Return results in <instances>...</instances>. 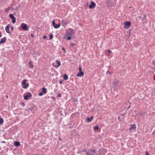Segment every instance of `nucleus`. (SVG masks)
Instances as JSON below:
<instances>
[{"label": "nucleus", "mask_w": 155, "mask_h": 155, "mask_svg": "<svg viewBox=\"0 0 155 155\" xmlns=\"http://www.w3.org/2000/svg\"><path fill=\"white\" fill-rule=\"evenodd\" d=\"M76 31L73 30L71 28L68 29L66 32V35L65 36V38H67L66 39L70 40L71 39V37L74 35Z\"/></svg>", "instance_id": "nucleus-1"}, {"label": "nucleus", "mask_w": 155, "mask_h": 155, "mask_svg": "<svg viewBox=\"0 0 155 155\" xmlns=\"http://www.w3.org/2000/svg\"><path fill=\"white\" fill-rule=\"evenodd\" d=\"M27 81V80L24 79L22 81L21 83L22 87L24 89H26L29 86V84L26 82Z\"/></svg>", "instance_id": "nucleus-2"}, {"label": "nucleus", "mask_w": 155, "mask_h": 155, "mask_svg": "<svg viewBox=\"0 0 155 155\" xmlns=\"http://www.w3.org/2000/svg\"><path fill=\"white\" fill-rule=\"evenodd\" d=\"M85 152L87 155H95L96 151L91 149L88 152Z\"/></svg>", "instance_id": "nucleus-3"}, {"label": "nucleus", "mask_w": 155, "mask_h": 155, "mask_svg": "<svg viewBox=\"0 0 155 155\" xmlns=\"http://www.w3.org/2000/svg\"><path fill=\"white\" fill-rule=\"evenodd\" d=\"M22 28L25 31H27L28 30V27L26 24L24 23H22L21 25Z\"/></svg>", "instance_id": "nucleus-4"}, {"label": "nucleus", "mask_w": 155, "mask_h": 155, "mask_svg": "<svg viewBox=\"0 0 155 155\" xmlns=\"http://www.w3.org/2000/svg\"><path fill=\"white\" fill-rule=\"evenodd\" d=\"M130 127L129 129V130L130 133L132 130H135L136 128V126L135 124H130Z\"/></svg>", "instance_id": "nucleus-5"}, {"label": "nucleus", "mask_w": 155, "mask_h": 155, "mask_svg": "<svg viewBox=\"0 0 155 155\" xmlns=\"http://www.w3.org/2000/svg\"><path fill=\"white\" fill-rule=\"evenodd\" d=\"M52 25L54 27V28H58L60 27L61 25L60 24H58L57 25H56L55 23V22L54 21H53L52 22Z\"/></svg>", "instance_id": "nucleus-6"}, {"label": "nucleus", "mask_w": 155, "mask_h": 155, "mask_svg": "<svg viewBox=\"0 0 155 155\" xmlns=\"http://www.w3.org/2000/svg\"><path fill=\"white\" fill-rule=\"evenodd\" d=\"M31 94L30 93H28L26 95L24 96V99L25 100H27L28 99V97H31Z\"/></svg>", "instance_id": "nucleus-7"}, {"label": "nucleus", "mask_w": 155, "mask_h": 155, "mask_svg": "<svg viewBox=\"0 0 155 155\" xmlns=\"http://www.w3.org/2000/svg\"><path fill=\"white\" fill-rule=\"evenodd\" d=\"M96 4L93 2H91V4L90 5L89 7L90 8L92 9L93 8L95 7Z\"/></svg>", "instance_id": "nucleus-8"}, {"label": "nucleus", "mask_w": 155, "mask_h": 155, "mask_svg": "<svg viewBox=\"0 0 155 155\" xmlns=\"http://www.w3.org/2000/svg\"><path fill=\"white\" fill-rule=\"evenodd\" d=\"M124 24L125 25V26H124V28H126L127 27H130L131 26V24L130 22L129 21H126L124 23Z\"/></svg>", "instance_id": "nucleus-9"}, {"label": "nucleus", "mask_w": 155, "mask_h": 155, "mask_svg": "<svg viewBox=\"0 0 155 155\" xmlns=\"http://www.w3.org/2000/svg\"><path fill=\"white\" fill-rule=\"evenodd\" d=\"M55 61L56 63L58 64V65H55V67L56 68H58L61 65V63L60 61L59 60H56Z\"/></svg>", "instance_id": "nucleus-10"}, {"label": "nucleus", "mask_w": 155, "mask_h": 155, "mask_svg": "<svg viewBox=\"0 0 155 155\" xmlns=\"http://www.w3.org/2000/svg\"><path fill=\"white\" fill-rule=\"evenodd\" d=\"M11 26V25H8V26H6L5 29L6 30V32L8 33H10V31H9V27H10Z\"/></svg>", "instance_id": "nucleus-11"}, {"label": "nucleus", "mask_w": 155, "mask_h": 155, "mask_svg": "<svg viewBox=\"0 0 155 155\" xmlns=\"http://www.w3.org/2000/svg\"><path fill=\"white\" fill-rule=\"evenodd\" d=\"M6 40V38L5 37L1 39L0 41V44H2L5 42Z\"/></svg>", "instance_id": "nucleus-12"}, {"label": "nucleus", "mask_w": 155, "mask_h": 155, "mask_svg": "<svg viewBox=\"0 0 155 155\" xmlns=\"http://www.w3.org/2000/svg\"><path fill=\"white\" fill-rule=\"evenodd\" d=\"M61 21L62 22V25L63 26H65L67 25L68 23L66 21L64 20H62Z\"/></svg>", "instance_id": "nucleus-13"}, {"label": "nucleus", "mask_w": 155, "mask_h": 155, "mask_svg": "<svg viewBox=\"0 0 155 155\" xmlns=\"http://www.w3.org/2000/svg\"><path fill=\"white\" fill-rule=\"evenodd\" d=\"M84 75V72H80L77 74V76L78 77H81V76H83Z\"/></svg>", "instance_id": "nucleus-14"}, {"label": "nucleus", "mask_w": 155, "mask_h": 155, "mask_svg": "<svg viewBox=\"0 0 155 155\" xmlns=\"http://www.w3.org/2000/svg\"><path fill=\"white\" fill-rule=\"evenodd\" d=\"M14 145L16 147L19 146L20 144V143L18 141H15L14 143Z\"/></svg>", "instance_id": "nucleus-15"}, {"label": "nucleus", "mask_w": 155, "mask_h": 155, "mask_svg": "<svg viewBox=\"0 0 155 155\" xmlns=\"http://www.w3.org/2000/svg\"><path fill=\"white\" fill-rule=\"evenodd\" d=\"M119 83V81L117 80H115L113 83V85L115 86H116Z\"/></svg>", "instance_id": "nucleus-16"}, {"label": "nucleus", "mask_w": 155, "mask_h": 155, "mask_svg": "<svg viewBox=\"0 0 155 155\" xmlns=\"http://www.w3.org/2000/svg\"><path fill=\"white\" fill-rule=\"evenodd\" d=\"M93 116H91L90 118H88L87 119V122H91V120H93Z\"/></svg>", "instance_id": "nucleus-17"}, {"label": "nucleus", "mask_w": 155, "mask_h": 155, "mask_svg": "<svg viewBox=\"0 0 155 155\" xmlns=\"http://www.w3.org/2000/svg\"><path fill=\"white\" fill-rule=\"evenodd\" d=\"M42 92L43 94H45L47 93V89L46 88L43 87L42 89Z\"/></svg>", "instance_id": "nucleus-18"}, {"label": "nucleus", "mask_w": 155, "mask_h": 155, "mask_svg": "<svg viewBox=\"0 0 155 155\" xmlns=\"http://www.w3.org/2000/svg\"><path fill=\"white\" fill-rule=\"evenodd\" d=\"M64 79L65 80H67L68 79V77L67 74H65L64 75Z\"/></svg>", "instance_id": "nucleus-19"}, {"label": "nucleus", "mask_w": 155, "mask_h": 155, "mask_svg": "<svg viewBox=\"0 0 155 155\" xmlns=\"http://www.w3.org/2000/svg\"><path fill=\"white\" fill-rule=\"evenodd\" d=\"M9 16L12 19H13V18H15V17L12 14H9Z\"/></svg>", "instance_id": "nucleus-20"}, {"label": "nucleus", "mask_w": 155, "mask_h": 155, "mask_svg": "<svg viewBox=\"0 0 155 155\" xmlns=\"http://www.w3.org/2000/svg\"><path fill=\"white\" fill-rule=\"evenodd\" d=\"M99 129V127L97 126H95L94 128V130H98Z\"/></svg>", "instance_id": "nucleus-21"}, {"label": "nucleus", "mask_w": 155, "mask_h": 155, "mask_svg": "<svg viewBox=\"0 0 155 155\" xmlns=\"http://www.w3.org/2000/svg\"><path fill=\"white\" fill-rule=\"evenodd\" d=\"M12 19V23L13 24L15 23L16 22V20L15 19V18Z\"/></svg>", "instance_id": "nucleus-22"}, {"label": "nucleus", "mask_w": 155, "mask_h": 155, "mask_svg": "<svg viewBox=\"0 0 155 155\" xmlns=\"http://www.w3.org/2000/svg\"><path fill=\"white\" fill-rule=\"evenodd\" d=\"M3 120L2 118H0V124H2L3 123Z\"/></svg>", "instance_id": "nucleus-23"}, {"label": "nucleus", "mask_w": 155, "mask_h": 155, "mask_svg": "<svg viewBox=\"0 0 155 155\" xmlns=\"http://www.w3.org/2000/svg\"><path fill=\"white\" fill-rule=\"evenodd\" d=\"M29 67L30 68H34V65L32 64L29 65Z\"/></svg>", "instance_id": "nucleus-24"}, {"label": "nucleus", "mask_w": 155, "mask_h": 155, "mask_svg": "<svg viewBox=\"0 0 155 155\" xmlns=\"http://www.w3.org/2000/svg\"><path fill=\"white\" fill-rule=\"evenodd\" d=\"M53 38V35H51L50 36L49 39H51Z\"/></svg>", "instance_id": "nucleus-25"}, {"label": "nucleus", "mask_w": 155, "mask_h": 155, "mask_svg": "<svg viewBox=\"0 0 155 155\" xmlns=\"http://www.w3.org/2000/svg\"><path fill=\"white\" fill-rule=\"evenodd\" d=\"M79 70L80 72H82V68L80 66L79 67Z\"/></svg>", "instance_id": "nucleus-26"}, {"label": "nucleus", "mask_w": 155, "mask_h": 155, "mask_svg": "<svg viewBox=\"0 0 155 155\" xmlns=\"http://www.w3.org/2000/svg\"><path fill=\"white\" fill-rule=\"evenodd\" d=\"M43 92H41V93H40L38 95H39V96H42V95H43Z\"/></svg>", "instance_id": "nucleus-27"}, {"label": "nucleus", "mask_w": 155, "mask_h": 155, "mask_svg": "<svg viewBox=\"0 0 155 155\" xmlns=\"http://www.w3.org/2000/svg\"><path fill=\"white\" fill-rule=\"evenodd\" d=\"M62 49L64 51V53H66V50L65 49V48H62Z\"/></svg>", "instance_id": "nucleus-28"}, {"label": "nucleus", "mask_w": 155, "mask_h": 155, "mask_svg": "<svg viewBox=\"0 0 155 155\" xmlns=\"http://www.w3.org/2000/svg\"><path fill=\"white\" fill-rule=\"evenodd\" d=\"M47 37V36H46V35H44V36L43 37V38L44 39H46V38Z\"/></svg>", "instance_id": "nucleus-29"}, {"label": "nucleus", "mask_w": 155, "mask_h": 155, "mask_svg": "<svg viewBox=\"0 0 155 155\" xmlns=\"http://www.w3.org/2000/svg\"><path fill=\"white\" fill-rule=\"evenodd\" d=\"M59 83L60 84H61L62 83V80H60L59 81Z\"/></svg>", "instance_id": "nucleus-30"}, {"label": "nucleus", "mask_w": 155, "mask_h": 155, "mask_svg": "<svg viewBox=\"0 0 155 155\" xmlns=\"http://www.w3.org/2000/svg\"><path fill=\"white\" fill-rule=\"evenodd\" d=\"M75 45V44H74V43H71L70 44V46H74V45Z\"/></svg>", "instance_id": "nucleus-31"}, {"label": "nucleus", "mask_w": 155, "mask_h": 155, "mask_svg": "<svg viewBox=\"0 0 155 155\" xmlns=\"http://www.w3.org/2000/svg\"><path fill=\"white\" fill-rule=\"evenodd\" d=\"M9 10V8H6L5 10V11L6 12H7L8 11V10Z\"/></svg>", "instance_id": "nucleus-32"}, {"label": "nucleus", "mask_w": 155, "mask_h": 155, "mask_svg": "<svg viewBox=\"0 0 155 155\" xmlns=\"http://www.w3.org/2000/svg\"><path fill=\"white\" fill-rule=\"evenodd\" d=\"M107 74H109L110 75H111L112 73L111 72H110L109 71H107Z\"/></svg>", "instance_id": "nucleus-33"}, {"label": "nucleus", "mask_w": 155, "mask_h": 155, "mask_svg": "<svg viewBox=\"0 0 155 155\" xmlns=\"http://www.w3.org/2000/svg\"><path fill=\"white\" fill-rule=\"evenodd\" d=\"M107 52L109 53H111L112 52L110 50H107Z\"/></svg>", "instance_id": "nucleus-34"}, {"label": "nucleus", "mask_w": 155, "mask_h": 155, "mask_svg": "<svg viewBox=\"0 0 155 155\" xmlns=\"http://www.w3.org/2000/svg\"><path fill=\"white\" fill-rule=\"evenodd\" d=\"M58 97H61V94H58L57 95Z\"/></svg>", "instance_id": "nucleus-35"}, {"label": "nucleus", "mask_w": 155, "mask_h": 155, "mask_svg": "<svg viewBox=\"0 0 155 155\" xmlns=\"http://www.w3.org/2000/svg\"><path fill=\"white\" fill-rule=\"evenodd\" d=\"M31 63H32V62L31 61H30L29 62V65H30L31 64H32Z\"/></svg>", "instance_id": "nucleus-36"}, {"label": "nucleus", "mask_w": 155, "mask_h": 155, "mask_svg": "<svg viewBox=\"0 0 155 155\" xmlns=\"http://www.w3.org/2000/svg\"><path fill=\"white\" fill-rule=\"evenodd\" d=\"M120 117H118V120H120V121H121V120H120Z\"/></svg>", "instance_id": "nucleus-37"}, {"label": "nucleus", "mask_w": 155, "mask_h": 155, "mask_svg": "<svg viewBox=\"0 0 155 155\" xmlns=\"http://www.w3.org/2000/svg\"><path fill=\"white\" fill-rule=\"evenodd\" d=\"M33 35H34L33 34H31V37H32V38H33Z\"/></svg>", "instance_id": "nucleus-38"}, {"label": "nucleus", "mask_w": 155, "mask_h": 155, "mask_svg": "<svg viewBox=\"0 0 155 155\" xmlns=\"http://www.w3.org/2000/svg\"><path fill=\"white\" fill-rule=\"evenodd\" d=\"M144 18H145V19H146V16L145 15H144V17H143Z\"/></svg>", "instance_id": "nucleus-39"}, {"label": "nucleus", "mask_w": 155, "mask_h": 155, "mask_svg": "<svg viewBox=\"0 0 155 155\" xmlns=\"http://www.w3.org/2000/svg\"><path fill=\"white\" fill-rule=\"evenodd\" d=\"M1 32L0 31V38L2 36V35H1Z\"/></svg>", "instance_id": "nucleus-40"}, {"label": "nucleus", "mask_w": 155, "mask_h": 155, "mask_svg": "<svg viewBox=\"0 0 155 155\" xmlns=\"http://www.w3.org/2000/svg\"><path fill=\"white\" fill-rule=\"evenodd\" d=\"M2 143H5V141H3L2 142H1Z\"/></svg>", "instance_id": "nucleus-41"}, {"label": "nucleus", "mask_w": 155, "mask_h": 155, "mask_svg": "<svg viewBox=\"0 0 155 155\" xmlns=\"http://www.w3.org/2000/svg\"><path fill=\"white\" fill-rule=\"evenodd\" d=\"M146 155H149V154L148 153H147V152L146 153Z\"/></svg>", "instance_id": "nucleus-42"}, {"label": "nucleus", "mask_w": 155, "mask_h": 155, "mask_svg": "<svg viewBox=\"0 0 155 155\" xmlns=\"http://www.w3.org/2000/svg\"><path fill=\"white\" fill-rule=\"evenodd\" d=\"M12 29V30L13 29V27H11Z\"/></svg>", "instance_id": "nucleus-43"}, {"label": "nucleus", "mask_w": 155, "mask_h": 155, "mask_svg": "<svg viewBox=\"0 0 155 155\" xmlns=\"http://www.w3.org/2000/svg\"><path fill=\"white\" fill-rule=\"evenodd\" d=\"M59 140L61 141V139L60 138H59Z\"/></svg>", "instance_id": "nucleus-44"}, {"label": "nucleus", "mask_w": 155, "mask_h": 155, "mask_svg": "<svg viewBox=\"0 0 155 155\" xmlns=\"http://www.w3.org/2000/svg\"><path fill=\"white\" fill-rule=\"evenodd\" d=\"M6 97H8V96H6Z\"/></svg>", "instance_id": "nucleus-45"}]
</instances>
